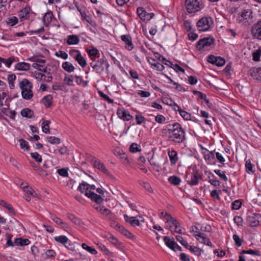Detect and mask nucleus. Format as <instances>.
<instances>
[{"label": "nucleus", "mask_w": 261, "mask_h": 261, "mask_svg": "<svg viewBox=\"0 0 261 261\" xmlns=\"http://www.w3.org/2000/svg\"><path fill=\"white\" fill-rule=\"evenodd\" d=\"M163 133L168 140L175 143H181L186 139L185 130L178 123L167 125L163 129Z\"/></svg>", "instance_id": "obj_1"}, {"label": "nucleus", "mask_w": 261, "mask_h": 261, "mask_svg": "<svg viewBox=\"0 0 261 261\" xmlns=\"http://www.w3.org/2000/svg\"><path fill=\"white\" fill-rule=\"evenodd\" d=\"M185 6L188 13H193L203 9L204 5L202 0H185Z\"/></svg>", "instance_id": "obj_2"}, {"label": "nucleus", "mask_w": 261, "mask_h": 261, "mask_svg": "<svg viewBox=\"0 0 261 261\" xmlns=\"http://www.w3.org/2000/svg\"><path fill=\"white\" fill-rule=\"evenodd\" d=\"M213 24L212 17L205 16L200 18L196 23L198 30L200 32L208 31Z\"/></svg>", "instance_id": "obj_3"}, {"label": "nucleus", "mask_w": 261, "mask_h": 261, "mask_svg": "<svg viewBox=\"0 0 261 261\" xmlns=\"http://www.w3.org/2000/svg\"><path fill=\"white\" fill-rule=\"evenodd\" d=\"M90 66L97 73L100 74L106 69L108 71L109 64L108 62L102 58L98 59L96 62H91L90 63Z\"/></svg>", "instance_id": "obj_4"}, {"label": "nucleus", "mask_w": 261, "mask_h": 261, "mask_svg": "<svg viewBox=\"0 0 261 261\" xmlns=\"http://www.w3.org/2000/svg\"><path fill=\"white\" fill-rule=\"evenodd\" d=\"M6 239H7V245L8 246H23L28 245L30 244V241L28 239H23L22 238H16L15 239L14 243L11 241L12 235L7 233Z\"/></svg>", "instance_id": "obj_5"}, {"label": "nucleus", "mask_w": 261, "mask_h": 261, "mask_svg": "<svg viewBox=\"0 0 261 261\" xmlns=\"http://www.w3.org/2000/svg\"><path fill=\"white\" fill-rule=\"evenodd\" d=\"M69 54L73 57L82 68L86 66L87 61L79 50L73 49L70 51Z\"/></svg>", "instance_id": "obj_6"}, {"label": "nucleus", "mask_w": 261, "mask_h": 261, "mask_svg": "<svg viewBox=\"0 0 261 261\" xmlns=\"http://www.w3.org/2000/svg\"><path fill=\"white\" fill-rule=\"evenodd\" d=\"M214 42L215 39L213 37L203 38L198 41L196 44V48L198 50H201L210 46L214 44Z\"/></svg>", "instance_id": "obj_7"}, {"label": "nucleus", "mask_w": 261, "mask_h": 261, "mask_svg": "<svg viewBox=\"0 0 261 261\" xmlns=\"http://www.w3.org/2000/svg\"><path fill=\"white\" fill-rule=\"evenodd\" d=\"M260 215L259 214L251 213L248 215L246 218V222L251 227H256L259 225Z\"/></svg>", "instance_id": "obj_8"}, {"label": "nucleus", "mask_w": 261, "mask_h": 261, "mask_svg": "<svg viewBox=\"0 0 261 261\" xmlns=\"http://www.w3.org/2000/svg\"><path fill=\"white\" fill-rule=\"evenodd\" d=\"M251 33L254 38L261 40V20L252 26Z\"/></svg>", "instance_id": "obj_9"}, {"label": "nucleus", "mask_w": 261, "mask_h": 261, "mask_svg": "<svg viewBox=\"0 0 261 261\" xmlns=\"http://www.w3.org/2000/svg\"><path fill=\"white\" fill-rule=\"evenodd\" d=\"M193 236L200 243L205 244L211 247H214L210 240L206 237V236L204 233L193 234Z\"/></svg>", "instance_id": "obj_10"}, {"label": "nucleus", "mask_w": 261, "mask_h": 261, "mask_svg": "<svg viewBox=\"0 0 261 261\" xmlns=\"http://www.w3.org/2000/svg\"><path fill=\"white\" fill-rule=\"evenodd\" d=\"M137 13L138 14V16L140 17V19L142 20L143 22H144V24L142 23L141 25L142 27L143 31L144 34L145 35L146 31L145 28L146 11L143 7H139L137 8Z\"/></svg>", "instance_id": "obj_11"}, {"label": "nucleus", "mask_w": 261, "mask_h": 261, "mask_svg": "<svg viewBox=\"0 0 261 261\" xmlns=\"http://www.w3.org/2000/svg\"><path fill=\"white\" fill-rule=\"evenodd\" d=\"M117 114L119 118L124 121H129L133 118L128 111L124 109H118L117 111Z\"/></svg>", "instance_id": "obj_12"}, {"label": "nucleus", "mask_w": 261, "mask_h": 261, "mask_svg": "<svg viewBox=\"0 0 261 261\" xmlns=\"http://www.w3.org/2000/svg\"><path fill=\"white\" fill-rule=\"evenodd\" d=\"M93 165L95 168L98 169L103 173L107 174L108 176H110L111 173L107 169L104 164L98 160H95L93 162Z\"/></svg>", "instance_id": "obj_13"}, {"label": "nucleus", "mask_w": 261, "mask_h": 261, "mask_svg": "<svg viewBox=\"0 0 261 261\" xmlns=\"http://www.w3.org/2000/svg\"><path fill=\"white\" fill-rule=\"evenodd\" d=\"M85 195L88 197L90 198L92 200L94 201L95 203H102L103 201V198L100 195H97L93 192L89 191L86 192Z\"/></svg>", "instance_id": "obj_14"}, {"label": "nucleus", "mask_w": 261, "mask_h": 261, "mask_svg": "<svg viewBox=\"0 0 261 261\" xmlns=\"http://www.w3.org/2000/svg\"><path fill=\"white\" fill-rule=\"evenodd\" d=\"M168 154L171 164L172 165H175L178 160L177 152L173 149H168Z\"/></svg>", "instance_id": "obj_15"}, {"label": "nucleus", "mask_w": 261, "mask_h": 261, "mask_svg": "<svg viewBox=\"0 0 261 261\" xmlns=\"http://www.w3.org/2000/svg\"><path fill=\"white\" fill-rule=\"evenodd\" d=\"M148 62L149 63L153 69H155L159 71H162L164 68V66L162 64L148 57Z\"/></svg>", "instance_id": "obj_16"}, {"label": "nucleus", "mask_w": 261, "mask_h": 261, "mask_svg": "<svg viewBox=\"0 0 261 261\" xmlns=\"http://www.w3.org/2000/svg\"><path fill=\"white\" fill-rule=\"evenodd\" d=\"M121 39L125 43V47L128 50H131L133 48V44H132L130 36L128 35H122L121 36Z\"/></svg>", "instance_id": "obj_17"}, {"label": "nucleus", "mask_w": 261, "mask_h": 261, "mask_svg": "<svg viewBox=\"0 0 261 261\" xmlns=\"http://www.w3.org/2000/svg\"><path fill=\"white\" fill-rule=\"evenodd\" d=\"M164 241L165 244L171 249L175 251L176 242L173 238L171 239L169 237L165 236L164 237Z\"/></svg>", "instance_id": "obj_18"}, {"label": "nucleus", "mask_w": 261, "mask_h": 261, "mask_svg": "<svg viewBox=\"0 0 261 261\" xmlns=\"http://www.w3.org/2000/svg\"><path fill=\"white\" fill-rule=\"evenodd\" d=\"M201 177L198 172H195L192 175L191 180L188 181V184L191 186L196 185L198 183L199 179Z\"/></svg>", "instance_id": "obj_19"}, {"label": "nucleus", "mask_w": 261, "mask_h": 261, "mask_svg": "<svg viewBox=\"0 0 261 261\" xmlns=\"http://www.w3.org/2000/svg\"><path fill=\"white\" fill-rule=\"evenodd\" d=\"M46 60L44 59H37L32 64V67L39 71L45 66Z\"/></svg>", "instance_id": "obj_20"}, {"label": "nucleus", "mask_w": 261, "mask_h": 261, "mask_svg": "<svg viewBox=\"0 0 261 261\" xmlns=\"http://www.w3.org/2000/svg\"><path fill=\"white\" fill-rule=\"evenodd\" d=\"M251 76L256 80L261 81V68L253 69L250 70Z\"/></svg>", "instance_id": "obj_21"}, {"label": "nucleus", "mask_w": 261, "mask_h": 261, "mask_svg": "<svg viewBox=\"0 0 261 261\" xmlns=\"http://www.w3.org/2000/svg\"><path fill=\"white\" fill-rule=\"evenodd\" d=\"M30 9L29 8H24L22 9L19 13V17L21 21L28 19L29 17Z\"/></svg>", "instance_id": "obj_22"}, {"label": "nucleus", "mask_w": 261, "mask_h": 261, "mask_svg": "<svg viewBox=\"0 0 261 261\" xmlns=\"http://www.w3.org/2000/svg\"><path fill=\"white\" fill-rule=\"evenodd\" d=\"M31 88H25L21 89L22 96L24 99H30L33 96V93L31 89Z\"/></svg>", "instance_id": "obj_23"}, {"label": "nucleus", "mask_w": 261, "mask_h": 261, "mask_svg": "<svg viewBox=\"0 0 261 261\" xmlns=\"http://www.w3.org/2000/svg\"><path fill=\"white\" fill-rule=\"evenodd\" d=\"M30 68V65L25 62H20L16 64L15 69L20 71H28Z\"/></svg>", "instance_id": "obj_24"}, {"label": "nucleus", "mask_w": 261, "mask_h": 261, "mask_svg": "<svg viewBox=\"0 0 261 261\" xmlns=\"http://www.w3.org/2000/svg\"><path fill=\"white\" fill-rule=\"evenodd\" d=\"M124 218L126 222H129L132 226L139 225V220L134 217H128L126 214L124 215Z\"/></svg>", "instance_id": "obj_25"}, {"label": "nucleus", "mask_w": 261, "mask_h": 261, "mask_svg": "<svg viewBox=\"0 0 261 261\" xmlns=\"http://www.w3.org/2000/svg\"><path fill=\"white\" fill-rule=\"evenodd\" d=\"M79 41L80 39L77 36L72 35L68 36L67 43L69 45H75L78 44Z\"/></svg>", "instance_id": "obj_26"}, {"label": "nucleus", "mask_w": 261, "mask_h": 261, "mask_svg": "<svg viewBox=\"0 0 261 261\" xmlns=\"http://www.w3.org/2000/svg\"><path fill=\"white\" fill-rule=\"evenodd\" d=\"M67 217L68 219H69L72 222V223L76 225L81 226L83 224V223L79 218L76 217L71 214H67Z\"/></svg>", "instance_id": "obj_27"}, {"label": "nucleus", "mask_w": 261, "mask_h": 261, "mask_svg": "<svg viewBox=\"0 0 261 261\" xmlns=\"http://www.w3.org/2000/svg\"><path fill=\"white\" fill-rule=\"evenodd\" d=\"M116 226L117 227V229L124 236L127 237L129 238H130L133 237L132 234L129 231L126 229L123 226L119 224H117Z\"/></svg>", "instance_id": "obj_28"}, {"label": "nucleus", "mask_w": 261, "mask_h": 261, "mask_svg": "<svg viewBox=\"0 0 261 261\" xmlns=\"http://www.w3.org/2000/svg\"><path fill=\"white\" fill-rule=\"evenodd\" d=\"M21 115L24 117L31 118L34 115V112L29 108H25L21 110Z\"/></svg>", "instance_id": "obj_29"}, {"label": "nucleus", "mask_w": 261, "mask_h": 261, "mask_svg": "<svg viewBox=\"0 0 261 261\" xmlns=\"http://www.w3.org/2000/svg\"><path fill=\"white\" fill-rule=\"evenodd\" d=\"M62 68L68 72H71L75 69L74 67L69 62H65L62 64Z\"/></svg>", "instance_id": "obj_30"}, {"label": "nucleus", "mask_w": 261, "mask_h": 261, "mask_svg": "<svg viewBox=\"0 0 261 261\" xmlns=\"http://www.w3.org/2000/svg\"><path fill=\"white\" fill-rule=\"evenodd\" d=\"M98 212H99L101 214L103 215V216H105L106 217H109V218H111L112 216L113 215V213L110 210L105 207L102 205L100 207V208H99Z\"/></svg>", "instance_id": "obj_31"}, {"label": "nucleus", "mask_w": 261, "mask_h": 261, "mask_svg": "<svg viewBox=\"0 0 261 261\" xmlns=\"http://www.w3.org/2000/svg\"><path fill=\"white\" fill-rule=\"evenodd\" d=\"M52 100V96L50 95H48L47 96H44L42 98V101L46 108H49L51 105Z\"/></svg>", "instance_id": "obj_32"}, {"label": "nucleus", "mask_w": 261, "mask_h": 261, "mask_svg": "<svg viewBox=\"0 0 261 261\" xmlns=\"http://www.w3.org/2000/svg\"><path fill=\"white\" fill-rule=\"evenodd\" d=\"M19 86L21 89L27 88H32V85L31 83L26 79H23L19 83Z\"/></svg>", "instance_id": "obj_33"}, {"label": "nucleus", "mask_w": 261, "mask_h": 261, "mask_svg": "<svg viewBox=\"0 0 261 261\" xmlns=\"http://www.w3.org/2000/svg\"><path fill=\"white\" fill-rule=\"evenodd\" d=\"M53 15L51 12L46 13L43 16V21L45 25L50 23L52 21Z\"/></svg>", "instance_id": "obj_34"}, {"label": "nucleus", "mask_w": 261, "mask_h": 261, "mask_svg": "<svg viewBox=\"0 0 261 261\" xmlns=\"http://www.w3.org/2000/svg\"><path fill=\"white\" fill-rule=\"evenodd\" d=\"M168 181L175 186L179 185L181 182L180 179L176 176H171L168 178Z\"/></svg>", "instance_id": "obj_35"}, {"label": "nucleus", "mask_w": 261, "mask_h": 261, "mask_svg": "<svg viewBox=\"0 0 261 261\" xmlns=\"http://www.w3.org/2000/svg\"><path fill=\"white\" fill-rule=\"evenodd\" d=\"M250 12L249 10H244L242 13L240 17V21H242L243 20H247L250 18Z\"/></svg>", "instance_id": "obj_36"}, {"label": "nucleus", "mask_w": 261, "mask_h": 261, "mask_svg": "<svg viewBox=\"0 0 261 261\" xmlns=\"http://www.w3.org/2000/svg\"><path fill=\"white\" fill-rule=\"evenodd\" d=\"M246 171L248 174H252L254 171L253 170V165L250 160H247L245 163Z\"/></svg>", "instance_id": "obj_37"}, {"label": "nucleus", "mask_w": 261, "mask_h": 261, "mask_svg": "<svg viewBox=\"0 0 261 261\" xmlns=\"http://www.w3.org/2000/svg\"><path fill=\"white\" fill-rule=\"evenodd\" d=\"M23 184H21L22 188L23 189L24 192L25 193L29 194L30 195L35 196L36 195V193L35 191L31 188L29 187L28 186H22Z\"/></svg>", "instance_id": "obj_38"}, {"label": "nucleus", "mask_w": 261, "mask_h": 261, "mask_svg": "<svg viewBox=\"0 0 261 261\" xmlns=\"http://www.w3.org/2000/svg\"><path fill=\"white\" fill-rule=\"evenodd\" d=\"M129 150L131 152L135 153L141 151V149L139 145L137 143H133L130 145Z\"/></svg>", "instance_id": "obj_39"}, {"label": "nucleus", "mask_w": 261, "mask_h": 261, "mask_svg": "<svg viewBox=\"0 0 261 261\" xmlns=\"http://www.w3.org/2000/svg\"><path fill=\"white\" fill-rule=\"evenodd\" d=\"M82 247L84 250H87L88 252H89L92 254L95 255L97 253V251L94 248L88 246L85 243H83L82 244Z\"/></svg>", "instance_id": "obj_40"}, {"label": "nucleus", "mask_w": 261, "mask_h": 261, "mask_svg": "<svg viewBox=\"0 0 261 261\" xmlns=\"http://www.w3.org/2000/svg\"><path fill=\"white\" fill-rule=\"evenodd\" d=\"M89 184H88L86 182H83V183L79 185L77 190L82 193H84L85 191H86V192H89Z\"/></svg>", "instance_id": "obj_41"}, {"label": "nucleus", "mask_w": 261, "mask_h": 261, "mask_svg": "<svg viewBox=\"0 0 261 261\" xmlns=\"http://www.w3.org/2000/svg\"><path fill=\"white\" fill-rule=\"evenodd\" d=\"M0 204L1 205H2L3 206L7 208L10 213H11V214L15 213L14 210L12 207V206L11 205H10V204H8V203H7L6 202H5V201H4L3 200H0Z\"/></svg>", "instance_id": "obj_42"}, {"label": "nucleus", "mask_w": 261, "mask_h": 261, "mask_svg": "<svg viewBox=\"0 0 261 261\" xmlns=\"http://www.w3.org/2000/svg\"><path fill=\"white\" fill-rule=\"evenodd\" d=\"M2 63H4L7 67H10L12 63L14 61L15 58L14 57H11L8 59H4L1 58Z\"/></svg>", "instance_id": "obj_43"}, {"label": "nucleus", "mask_w": 261, "mask_h": 261, "mask_svg": "<svg viewBox=\"0 0 261 261\" xmlns=\"http://www.w3.org/2000/svg\"><path fill=\"white\" fill-rule=\"evenodd\" d=\"M18 19L17 17L15 16H12L10 18H8L7 20V23L8 24L13 26L18 23Z\"/></svg>", "instance_id": "obj_44"}, {"label": "nucleus", "mask_w": 261, "mask_h": 261, "mask_svg": "<svg viewBox=\"0 0 261 261\" xmlns=\"http://www.w3.org/2000/svg\"><path fill=\"white\" fill-rule=\"evenodd\" d=\"M54 239L56 242L63 244L67 243L68 240V238L65 236L56 237Z\"/></svg>", "instance_id": "obj_45"}, {"label": "nucleus", "mask_w": 261, "mask_h": 261, "mask_svg": "<svg viewBox=\"0 0 261 261\" xmlns=\"http://www.w3.org/2000/svg\"><path fill=\"white\" fill-rule=\"evenodd\" d=\"M34 76L38 81H43L44 82H46L45 80L47 79L46 75L43 73L35 71L34 72Z\"/></svg>", "instance_id": "obj_46"}, {"label": "nucleus", "mask_w": 261, "mask_h": 261, "mask_svg": "<svg viewBox=\"0 0 261 261\" xmlns=\"http://www.w3.org/2000/svg\"><path fill=\"white\" fill-rule=\"evenodd\" d=\"M108 239L113 244L115 245L116 246H119L120 245V243L118 241V240L112 234H110L107 237Z\"/></svg>", "instance_id": "obj_47"}, {"label": "nucleus", "mask_w": 261, "mask_h": 261, "mask_svg": "<svg viewBox=\"0 0 261 261\" xmlns=\"http://www.w3.org/2000/svg\"><path fill=\"white\" fill-rule=\"evenodd\" d=\"M87 53L89 57H99V51L95 48L89 49Z\"/></svg>", "instance_id": "obj_48"}, {"label": "nucleus", "mask_w": 261, "mask_h": 261, "mask_svg": "<svg viewBox=\"0 0 261 261\" xmlns=\"http://www.w3.org/2000/svg\"><path fill=\"white\" fill-rule=\"evenodd\" d=\"M50 121L48 120L44 121L42 123V131L45 134L49 133V126Z\"/></svg>", "instance_id": "obj_49"}, {"label": "nucleus", "mask_w": 261, "mask_h": 261, "mask_svg": "<svg viewBox=\"0 0 261 261\" xmlns=\"http://www.w3.org/2000/svg\"><path fill=\"white\" fill-rule=\"evenodd\" d=\"M47 139L49 143L53 144H59L61 142V140L60 138L54 136L47 137Z\"/></svg>", "instance_id": "obj_50"}, {"label": "nucleus", "mask_w": 261, "mask_h": 261, "mask_svg": "<svg viewBox=\"0 0 261 261\" xmlns=\"http://www.w3.org/2000/svg\"><path fill=\"white\" fill-rule=\"evenodd\" d=\"M214 172L218 175L221 179H223L225 181H227L228 180V178L225 175L224 172L221 171L220 170H215Z\"/></svg>", "instance_id": "obj_51"}, {"label": "nucleus", "mask_w": 261, "mask_h": 261, "mask_svg": "<svg viewBox=\"0 0 261 261\" xmlns=\"http://www.w3.org/2000/svg\"><path fill=\"white\" fill-rule=\"evenodd\" d=\"M20 142V146L21 149H25L27 150H29L30 148L28 145V142L23 139L19 140Z\"/></svg>", "instance_id": "obj_52"}, {"label": "nucleus", "mask_w": 261, "mask_h": 261, "mask_svg": "<svg viewBox=\"0 0 261 261\" xmlns=\"http://www.w3.org/2000/svg\"><path fill=\"white\" fill-rule=\"evenodd\" d=\"M68 168H63L62 169H58L57 173L61 176L63 177H68Z\"/></svg>", "instance_id": "obj_53"}, {"label": "nucleus", "mask_w": 261, "mask_h": 261, "mask_svg": "<svg viewBox=\"0 0 261 261\" xmlns=\"http://www.w3.org/2000/svg\"><path fill=\"white\" fill-rule=\"evenodd\" d=\"M194 93L196 94L200 98L204 100V101L208 103L209 102V100L207 99L206 95L205 94L202 93V92L198 91H194Z\"/></svg>", "instance_id": "obj_54"}, {"label": "nucleus", "mask_w": 261, "mask_h": 261, "mask_svg": "<svg viewBox=\"0 0 261 261\" xmlns=\"http://www.w3.org/2000/svg\"><path fill=\"white\" fill-rule=\"evenodd\" d=\"M170 229L172 232L181 233V229L178 222L173 227L172 225H170Z\"/></svg>", "instance_id": "obj_55"}, {"label": "nucleus", "mask_w": 261, "mask_h": 261, "mask_svg": "<svg viewBox=\"0 0 261 261\" xmlns=\"http://www.w3.org/2000/svg\"><path fill=\"white\" fill-rule=\"evenodd\" d=\"M180 115L186 120H189L191 119V114L183 110L179 111Z\"/></svg>", "instance_id": "obj_56"}, {"label": "nucleus", "mask_w": 261, "mask_h": 261, "mask_svg": "<svg viewBox=\"0 0 261 261\" xmlns=\"http://www.w3.org/2000/svg\"><path fill=\"white\" fill-rule=\"evenodd\" d=\"M225 61L224 59L220 57H217L214 64L217 66H222L225 64Z\"/></svg>", "instance_id": "obj_57"}, {"label": "nucleus", "mask_w": 261, "mask_h": 261, "mask_svg": "<svg viewBox=\"0 0 261 261\" xmlns=\"http://www.w3.org/2000/svg\"><path fill=\"white\" fill-rule=\"evenodd\" d=\"M208 152L207 154H205L204 155V158L205 160L207 161H211V159H215V154L214 152L215 151H210L208 150H207Z\"/></svg>", "instance_id": "obj_58"}, {"label": "nucleus", "mask_w": 261, "mask_h": 261, "mask_svg": "<svg viewBox=\"0 0 261 261\" xmlns=\"http://www.w3.org/2000/svg\"><path fill=\"white\" fill-rule=\"evenodd\" d=\"M31 157L35 160V161L38 163H41L42 162L41 156L37 152H34L31 153Z\"/></svg>", "instance_id": "obj_59"}, {"label": "nucleus", "mask_w": 261, "mask_h": 261, "mask_svg": "<svg viewBox=\"0 0 261 261\" xmlns=\"http://www.w3.org/2000/svg\"><path fill=\"white\" fill-rule=\"evenodd\" d=\"M55 55L57 57H60L65 60L67 59L68 58L67 54L65 51L62 50L56 52Z\"/></svg>", "instance_id": "obj_60"}, {"label": "nucleus", "mask_w": 261, "mask_h": 261, "mask_svg": "<svg viewBox=\"0 0 261 261\" xmlns=\"http://www.w3.org/2000/svg\"><path fill=\"white\" fill-rule=\"evenodd\" d=\"M260 48L258 50H256L252 54L253 60L254 61H259L260 60Z\"/></svg>", "instance_id": "obj_61"}, {"label": "nucleus", "mask_w": 261, "mask_h": 261, "mask_svg": "<svg viewBox=\"0 0 261 261\" xmlns=\"http://www.w3.org/2000/svg\"><path fill=\"white\" fill-rule=\"evenodd\" d=\"M232 238L235 242L236 245H237L238 247H240L242 245V240L240 238V237L238 235L234 234Z\"/></svg>", "instance_id": "obj_62"}, {"label": "nucleus", "mask_w": 261, "mask_h": 261, "mask_svg": "<svg viewBox=\"0 0 261 261\" xmlns=\"http://www.w3.org/2000/svg\"><path fill=\"white\" fill-rule=\"evenodd\" d=\"M233 221L238 226L243 225V220L241 217L239 216H235L233 218Z\"/></svg>", "instance_id": "obj_63"}, {"label": "nucleus", "mask_w": 261, "mask_h": 261, "mask_svg": "<svg viewBox=\"0 0 261 261\" xmlns=\"http://www.w3.org/2000/svg\"><path fill=\"white\" fill-rule=\"evenodd\" d=\"M176 239L182 246L185 247H188V243L181 236L177 235L176 236Z\"/></svg>", "instance_id": "obj_64"}]
</instances>
